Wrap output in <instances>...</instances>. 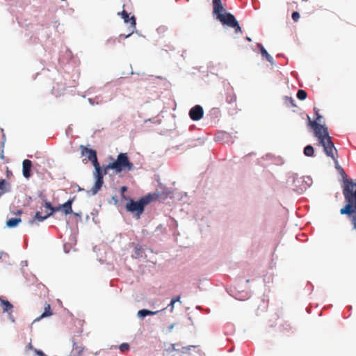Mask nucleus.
<instances>
[{"mask_svg":"<svg viewBox=\"0 0 356 356\" xmlns=\"http://www.w3.org/2000/svg\"><path fill=\"white\" fill-rule=\"evenodd\" d=\"M314 111L316 120H312L310 117L307 115L308 125L312 129L314 136L318 138L319 144L323 146L325 154L327 156L336 160L334 154L336 152V148L332 141L331 137L329 136L327 128L318 122H321L322 118L318 109L314 108ZM335 161L337 162V161Z\"/></svg>","mask_w":356,"mask_h":356,"instance_id":"f257e3e1","label":"nucleus"},{"mask_svg":"<svg viewBox=\"0 0 356 356\" xmlns=\"http://www.w3.org/2000/svg\"><path fill=\"white\" fill-rule=\"evenodd\" d=\"M213 14L216 15L217 19L225 25L234 29L235 33H241V28L235 17L229 13L222 12L225 11L223 8L221 0H213Z\"/></svg>","mask_w":356,"mask_h":356,"instance_id":"f03ea898","label":"nucleus"},{"mask_svg":"<svg viewBox=\"0 0 356 356\" xmlns=\"http://www.w3.org/2000/svg\"><path fill=\"white\" fill-rule=\"evenodd\" d=\"M343 193L347 204L341 209L340 213L350 214L356 210V183L346 180Z\"/></svg>","mask_w":356,"mask_h":356,"instance_id":"7ed1b4c3","label":"nucleus"},{"mask_svg":"<svg viewBox=\"0 0 356 356\" xmlns=\"http://www.w3.org/2000/svg\"><path fill=\"white\" fill-rule=\"evenodd\" d=\"M106 170H113L116 174L122 171H132L134 170V163L129 159L127 153H120L115 161L106 165Z\"/></svg>","mask_w":356,"mask_h":356,"instance_id":"20e7f679","label":"nucleus"},{"mask_svg":"<svg viewBox=\"0 0 356 356\" xmlns=\"http://www.w3.org/2000/svg\"><path fill=\"white\" fill-rule=\"evenodd\" d=\"M155 195V193L148 194L136 202L131 200L127 204L126 209L128 211L135 213L137 218H139L144 211L145 206L152 202Z\"/></svg>","mask_w":356,"mask_h":356,"instance_id":"39448f33","label":"nucleus"},{"mask_svg":"<svg viewBox=\"0 0 356 356\" xmlns=\"http://www.w3.org/2000/svg\"><path fill=\"white\" fill-rule=\"evenodd\" d=\"M93 166L95 168L93 176L95 178L96 181L95 185L91 188V193L92 194L95 195L101 189L104 183L103 177L105 175L108 173L109 170H106V166H104V168L102 169L99 162L95 163Z\"/></svg>","mask_w":356,"mask_h":356,"instance_id":"423d86ee","label":"nucleus"},{"mask_svg":"<svg viewBox=\"0 0 356 356\" xmlns=\"http://www.w3.org/2000/svg\"><path fill=\"white\" fill-rule=\"evenodd\" d=\"M81 149V156L86 155L88 159L94 165L95 163H98L97 152L95 150L92 149H88L83 145H81L79 147Z\"/></svg>","mask_w":356,"mask_h":356,"instance_id":"0eeeda50","label":"nucleus"},{"mask_svg":"<svg viewBox=\"0 0 356 356\" xmlns=\"http://www.w3.org/2000/svg\"><path fill=\"white\" fill-rule=\"evenodd\" d=\"M119 15L121 16V17L124 19V23L130 24V33H129L127 35H126V38L129 36L136 29V18L134 16L129 17V15L127 13V11L122 10L121 13H118Z\"/></svg>","mask_w":356,"mask_h":356,"instance_id":"6e6552de","label":"nucleus"},{"mask_svg":"<svg viewBox=\"0 0 356 356\" xmlns=\"http://www.w3.org/2000/svg\"><path fill=\"white\" fill-rule=\"evenodd\" d=\"M172 197V191L163 184H157V200H163Z\"/></svg>","mask_w":356,"mask_h":356,"instance_id":"1a4fd4ad","label":"nucleus"},{"mask_svg":"<svg viewBox=\"0 0 356 356\" xmlns=\"http://www.w3.org/2000/svg\"><path fill=\"white\" fill-rule=\"evenodd\" d=\"M0 305L3 313H8V318L12 322H15V318L12 314L13 305L8 300L0 297Z\"/></svg>","mask_w":356,"mask_h":356,"instance_id":"9d476101","label":"nucleus"},{"mask_svg":"<svg viewBox=\"0 0 356 356\" xmlns=\"http://www.w3.org/2000/svg\"><path fill=\"white\" fill-rule=\"evenodd\" d=\"M204 110L200 105H195L189 111V116L193 121H198L202 118Z\"/></svg>","mask_w":356,"mask_h":356,"instance_id":"9b49d317","label":"nucleus"},{"mask_svg":"<svg viewBox=\"0 0 356 356\" xmlns=\"http://www.w3.org/2000/svg\"><path fill=\"white\" fill-rule=\"evenodd\" d=\"M74 198L68 200L65 203L58 206L60 208V211H62L65 215H69L72 213V204L73 203Z\"/></svg>","mask_w":356,"mask_h":356,"instance_id":"f8f14e48","label":"nucleus"},{"mask_svg":"<svg viewBox=\"0 0 356 356\" xmlns=\"http://www.w3.org/2000/svg\"><path fill=\"white\" fill-rule=\"evenodd\" d=\"M22 172L23 175L25 178L29 179L31 177V170L32 168V162L29 159L23 161L22 163Z\"/></svg>","mask_w":356,"mask_h":356,"instance_id":"ddd939ff","label":"nucleus"},{"mask_svg":"<svg viewBox=\"0 0 356 356\" xmlns=\"http://www.w3.org/2000/svg\"><path fill=\"white\" fill-rule=\"evenodd\" d=\"M257 47L260 49L262 57L266 58V59L271 64L273 63L274 60L273 57L268 53L264 46L260 43H257Z\"/></svg>","mask_w":356,"mask_h":356,"instance_id":"4468645a","label":"nucleus"},{"mask_svg":"<svg viewBox=\"0 0 356 356\" xmlns=\"http://www.w3.org/2000/svg\"><path fill=\"white\" fill-rule=\"evenodd\" d=\"M51 315H52V312H51V309L50 305L48 304V303H45L44 312L38 318H37L35 319V321H39L41 318H45V317H48V316H50Z\"/></svg>","mask_w":356,"mask_h":356,"instance_id":"2eb2a0df","label":"nucleus"},{"mask_svg":"<svg viewBox=\"0 0 356 356\" xmlns=\"http://www.w3.org/2000/svg\"><path fill=\"white\" fill-rule=\"evenodd\" d=\"M50 216H51V213H47L45 216H42L41 213L40 211H38V212L35 213L34 218L31 220L29 222L31 224H33L35 220H38L40 222H42L44 220L47 219Z\"/></svg>","mask_w":356,"mask_h":356,"instance_id":"dca6fc26","label":"nucleus"},{"mask_svg":"<svg viewBox=\"0 0 356 356\" xmlns=\"http://www.w3.org/2000/svg\"><path fill=\"white\" fill-rule=\"evenodd\" d=\"M22 221L20 218H10L7 220L6 225L8 227H15Z\"/></svg>","mask_w":356,"mask_h":356,"instance_id":"f3484780","label":"nucleus"},{"mask_svg":"<svg viewBox=\"0 0 356 356\" xmlns=\"http://www.w3.org/2000/svg\"><path fill=\"white\" fill-rule=\"evenodd\" d=\"M334 157L336 159V161H337V162H338L337 150V149H336V152H334ZM332 160L334 161L335 165H336V168L339 170L340 174L343 176V178L346 177V174L345 171L343 170V169L339 165L338 163H336V161L334 159H332Z\"/></svg>","mask_w":356,"mask_h":356,"instance_id":"a211bd4d","label":"nucleus"},{"mask_svg":"<svg viewBox=\"0 0 356 356\" xmlns=\"http://www.w3.org/2000/svg\"><path fill=\"white\" fill-rule=\"evenodd\" d=\"M304 154L307 156H313L314 154V147L308 145L304 148Z\"/></svg>","mask_w":356,"mask_h":356,"instance_id":"6ab92c4d","label":"nucleus"},{"mask_svg":"<svg viewBox=\"0 0 356 356\" xmlns=\"http://www.w3.org/2000/svg\"><path fill=\"white\" fill-rule=\"evenodd\" d=\"M154 314H155L154 312H152L150 310L141 309V310L138 311V317L143 318L144 317H145L148 315H153Z\"/></svg>","mask_w":356,"mask_h":356,"instance_id":"aec40b11","label":"nucleus"},{"mask_svg":"<svg viewBox=\"0 0 356 356\" xmlns=\"http://www.w3.org/2000/svg\"><path fill=\"white\" fill-rule=\"evenodd\" d=\"M226 100L229 104L236 102V96L233 92H228L227 95Z\"/></svg>","mask_w":356,"mask_h":356,"instance_id":"412c9836","label":"nucleus"},{"mask_svg":"<svg viewBox=\"0 0 356 356\" xmlns=\"http://www.w3.org/2000/svg\"><path fill=\"white\" fill-rule=\"evenodd\" d=\"M347 215L350 217V221L353 226V229L356 230V210L353 211V213Z\"/></svg>","mask_w":356,"mask_h":356,"instance_id":"4be33fe9","label":"nucleus"},{"mask_svg":"<svg viewBox=\"0 0 356 356\" xmlns=\"http://www.w3.org/2000/svg\"><path fill=\"white\" fill-rule=\"evenodd\" d=\"M45 207L50 210V212L49 213H51V215L55 212L60 211V208H58V207H52L50 202H45Z\"/></svg>","mask_w":356,"mask_h":356,"instance_id":"5701e85b","label":"nucleus"},{"mask_svg":"<svg viewBox=\"0 0 356 356\" xmlns=\"http://www.w3.org/2000/svg\"><path fill=\"white\" fill-rule=\"evenodd\" d=\"M307 92L304 90H299L297 92V97L300 100H304L307 98Z\"/></svg>","mask_w":356,"mask_h":356,"instance_id":"b1692460","label":"nucleus"},{"mask_svg":"<svg viewBox=\"0 0 356 356\" xmlns=\"http://www.w3.org/2000/svg\"><path fill=\"white\" fill-rule=\"evenodd\" d=\"M292 330L291 326L288 323H284L281 326V332L284 334L289 332Z\"/></svg>","mask_w":356,"mask_h":356,"instance_id":"393cba45","label":"nucleus"},{"mask_svg":"<svg viewBox=\"0 0 356 356\" xmlns=\"http://www.w3.org/2000/svg\"><path fill=\"white\" fill-rule=\"evenodd\" d=\"M293 182L296 184H299L300 185V189L302 191L303 190V188H306V186H302V184H302L303 183V179L302 177H296L293 179Z\"/></svg>","mask_w":356,"mask_h":356,"instance_id":"a878e982","label":"nucleus"},{"mask_svg":"<svg viewBox=\"0 0 356 356\" xmlns=\"http://www.w3.org/2000/svg\"><path fill=\"white\" fill-rule=\"evenodd\" d=\"M120 350L122 351V352H126L129 349V345L127 343H122L120 346Z\"/></svg>","mask_w":356,"mask_h":356,"instance_id":"bb28decb","label":"nucleus"},{"mask_svg":"<svg viewBox=\"0 0 356 356\" xmlns=\"http://www.w3.org/2000/svg\"><path fill=\"white\" fill-rule=\"evenodd\" d=\"M300 18L299 13L295 11L292 13V19L294 22H297Z\"/></svg>","mask_w":356,"mask_h":356,"instance_id":"cd10ccee","label":"nucleus"},{"mask_svg":"<svg viewBox=\"0 0 356 356\" xmlns=\"http://www.w3.org/2000/svg\"><path fill=\"white\" fill-rule=\"evenodd\" d=\"M34 353L38 356H47L42 350H38V349H34Z\"/></svg>","mask_w":356,"mask_h":356,"instance_id":"c85d7f7f","label":"nucleus"},{"mask_svg":"<svg viewBox=\"0 0 356 356\" xmlns=\"http://www.w3.org/2000/svg\"><path fill=\"white\" fill-rule=\"evenodd\" d=\"M180 300V297H177V298H172L170 303V305H171L172 307H173L174 304L176 302H178Z\"/></svg>","mask_w":356,"mask_h":356,"instance_id":"c756f323","label":"nucleus"},{"mask_svg":"<svg viewBox=\"0 0 356 356\" xmlns=\"http://www.w3.org/2000/svg\"><path fill=\"white\" fill-rule=\"evenodd\" d=\"M6 184V181L4 179H1L0 180V189H2Z\"/></svg>","mask_w":356,"mask_h":356,"instance_id":"7c9ffc66","label":"nucleus"},{"mask_svg":"<svg viewBox=\"0 0 356 356\" xmlns=\"http://www.w3.org/2000/svg\"><path fill=\"white\" fill-rule=\"evenodd\" d=\"M26 350H34V348H33V346H32L31 342H30V343L26 346Z\"/></svg>","mask_w":356,"mask_h":356,"instance_id":"2f4dec72","label":"nucleus"},{"mask_svg":"<svg viewBox=\"0 0 356 356\" xmlns=\"http://www.w3.org/2000/svg\"><path fill=\"white\" fill-rule=\"evenodd\" d=\"M135 254L137 256H139L140 254V248H138L137 247H136V248H135Z\"/></svg>","mask_w":356,"mask_h":356,"instance_id":"473e14b6","label":"nucleus"},{"mask_svg":"<svg viewBox=\"0 0 356 356\" xmlns=\"http://www.w3.org/2000/svg\"><path fill=\"white\" fill-rule=\"evenodd\" d=\"M127 191V187L126 186H122L121 188V192H122V194L123 195L124 193Z\"/></svg>","mask_w":356,"mask_h":356,"instance_id":"72a5a7b5","label":"nucleus"},{"mask_svg":"<svg viewBox=\"0 0 356 356\" xmlns=\"http://www.w3.org/2000/svg\"><path fill=\"white\" fill-rule=\"evenodd\" d=\"M22 213V210H18L16 213L17 215H20Z\"/></svg>","mask_w":356,"mask_h":356,"instance_id":"f704fd0d","label":"nucleus"},{"mask_svg":"<svg viewBox=\"0 0 356 356\" xmlns=\"http://www.w3.org/2000/svg\"><path fill=\"white\" fill-rule=\"evenodd\" d=\"M246 40L249 42L252 41V40L250 37H246Z\"/></svg>","mask_w":356,"mask_h":356,"instance_id":"c9c22d12","label":"nucleus"}]
</instances>
